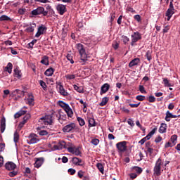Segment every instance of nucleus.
<instances>
[{"label": "nucleus", "mask_w": 180, "mask_h": 180, "mask_svg": "<svg viewBox=\"0 0 180 180\" xmlns=\"http://www.w3.org/2000/svg\"><path fill=\"white\" fill-rule=\"evenodd\" d=\"M77 49L79 51V53L80 54L79 63L82 64V65H85V63L86 61H88V55H86L85 48L82 44H77Z\"/></svg>", "instance_id": "nucleus-1"}, {"label": "nucleus", "mask_w": 180, "mask_h": 180, "mask_svg": "<svg viewBox=\"0 0 180 180\" xmlns=\"http://www.w3.org/2000/svg\"><path fill=\"white\" fill-rule=\"evenodd\" d=\"M63 133H79V128L74 122L68 124L63 128Z\"/></svg>", "instance_id": "nucleus-2"}, {"label": "nucleus", "mask_w": 180, "mask_h": 180, "mask_svg": "<svg viewBox=\"0 0 180 180\" xmlns=\"http://www.w3.org/2000/svg\"><path fill=\"white\" fill-rule=\"evenodd\" d=\"M162 160H161L160 158H158L153 168V174L156 176H160V175H161V166L162 165Z\"/></svg>", "instance_id": "nucleus-3"}, {"label": "nucleus", "mask_w": 180, "mask_h": 180, "mask_svg": "<svg viewBox=\"0 0 180 180\" xmlns=\"http://www.w3.org/2000/svg\"><path fill=\"white\" fill-rule=\"evenodd\" d=\"M41 124H44L45 126H51L53 124V115H46L45 117H41L39 120Z\"/></svg>", "instance_id": "nucleus-4"}, {"label": "nucleus", "mask_w": 180, "mask_h": 180, "mask_svg": "<svg viewBox=\"0 0 180 180\" xmlns=\"http://www.w3.org/2000/svg\"><path fill=\"white\" fill-rule=\"evenodd\" d=\"M116 147L120 154L125 153V151H127V141L118 142L116 143Z\"/></svg>", "instance_id": "nucleus-5"}, {"label": "nucleus", "mask_w": 180, "mask_h": 180, "mask_svg": "<svg viewBox=\"0 0 180 180\" xmlns=\"http://www.w3.org/2000/svg\"><path fill=\"white\" fill-rule=\"evenodd\" d=\"M31 13L33 15V16H37V15H43V16H47L49 12L44 11V8L42 6H39L37 9L32 11Z\"/></svg>", "instance_id": "nucleus-6"}, {"label": "nucleus", "mask_w": 180, "mask_h": 180, "mask_svg": "<svg viewBox=\"0 0 180 180\" xmlns=\"http://www.w3.org/2000/svg\"><path fill=\"white\" fill-rule=\"evenodd\" d=\"M57 88H58V92L60 94V95H63V96H68V92L65 91L64 89V86H63V84L61 82L56 83Z\"/></svg>", "instance_id": "nucleus-7"}, {"label": "nucleus", "mask_w": 180, "mask_h": 180, "mask_svg": "<svg viewBox=\"0 0 180 180\" xmlns=\"http://www.w3.org/2000/svg\"><path fill=\"white\" fill-rule=\"evenodd\" d=\"M46 32H47V28L46 27V26L41 25L38 27V30L35 34V37H40V36H41V34H44Z\"/></svg>", "instance_id": "nucleus-8"}, {"label": "nucleus", "mask_w": 180, "mask_h": 180, "mask_svg": "<svg viewBox=\"0 0 180 180\" xmlns=\"http://www.w3.org/2000/svg\"><path fill=\"white\" fill-rule=\"evenodd\" d=\"M56 117L60 124H63L65 120H67V115L63 113L62 112H59L56 114Z\"/></svg>", "instance_id": "nucleus-9"}, {"label": "nucleus", "mask_w": 180, "mask_h": 180, "mask_svg": "<svg viewBox=\"0 0 180 180\" xmlns=\"http://www.w3.org/2000/svg\"><path fill=\"white\" fill-rule=\"evenodd\" d=\"M4 167L7 171H15L17 166L16 164L13 163V162H7Z\"/></svg>", "instance_id": "nucleus-10"}, {"label": "nucleus", "mask_w": 180, "mask_h": 180, "mask_svg": "<svg viewBox=\"0 0 180 180\" xmlns=\"http://www.w3.org/2000/svg\"><path fill=\"white\" fill-rule=\"evenodd\" d=\"M56 10L58 11V13L60 15H63L64 13H65V12H67V8L63 4H58L56 6Z\"/></svg>", "instance_id": "nucleus-11"}, {"label": "nucleus", "mask_w": 180, "mask_h": 180, "mask_svg": "<svg viewBox=\"0 0 180 180\" xmlns=\"http://www.w3.org/2000/svg\"><path fill=\"white\" fill-rule=\"evenodd\" d=\"M133 42H138L139 40H141V34L139 32H134L133 34L131 36Z\"/></svg>", "instance_id": "nucleus-12"}, {"label": "nucleus", "mask_w": 180, "mask_h": 180, "mask_svg": "<svg viewBox=\"0 0 180 180\" xmlns=\"http://www.w3.org/2000/svg\"><path fill=\"white\" fill-rule=\"evenodd\" d=\"M30 144H36V143H39V139H37V136L36 134H32L29 136Z\"/></svg>", "instance_id": "nucleus-13"}, {"label": "nucleus", "mask_w": 180, "mask_h": 180, "mask_svg": "<svg viewBox=\"0 0 180 180\" xmlns=\"http://www.w3.org/2000/svg\"><path fill=\"white\" fill-rule=\"evenodd\" d=\"M43 162H44V158H37L35 163H34L35 168H40V167H41V165H43Z\"/></svg>", "instance_id": "nucleus-14"}, {"label": "nucleus", "mask_w": 180, "mask_h": 180, "mask_svg": "<svg viewBox=\"0 0 180 180\" xmlns=\"http://www.w3.org/2000/svg\"><path fill=\"white\" fill-rule=\"evenodd\" d=\"M14 77L15 78H18V79H20V78H22V71L20 70H19L18 66H16L14 68Z\"/></svg>", "instance_id": "nucleus-15"}, {"label": "nucleus", "mask_w": 180, "mask_h": 180, "mask_svg": "<svg viewBox=\"0 0 180 180\" xmlns=\"http://www.w3.org/2000/svg\"><path fill=\"white\" fill-rule=\"evenodd\" d=\"M110 88V85H109V84L108 83L104 84L101 89V91H100L101 95H103V94H106V92L109 91Z\"/></svg>", "instance_id": "nucleus-16"}, {"label": "nucleus", "mask_w": 180, "mask_h": 180, "mask_svg": "<svg viewBox=\"0 0 180 180\" xmlns=\"http://www.w3.org/2000/svg\"><path fill=\"white\" fill-rule=\"evenodd\" d=\"M6 129V120L5 119V117H3L1 120V127H0L1 133H4Z\"/></svg>", "instance_id": "nucleus-17"}, {"label": "nucleus", "mask_w": 180, "mask_h": 180, "mask_svg": "<svg viewBox=\"0 0 180 180\" xmlns=\"http://www.w3.org/2000/svg\"><path fill=\"white\" fill-rule=\"evenodd\" d=\"M131 172H136L137 175H140L141 172H143V168L139 167V166H133L131 167Z\"/></svg>", "instance_id": "nucleus-18"}, {"label": "nucleus", "mask_w": 180, "mask_h": 180, "mask_svg": "<svg viewBox=\"0 0 180 180\" xmlns=\"http://www.w3.org/2000/svg\"><path fill=\"white\" fill-rule=\"evenodd\" d=\"M72 162L74 165H78L79 167H82V165H84L83 164H81L82 162V159L78 158L77 157L73 158L72 159Z\"/></svg>", "instance_id": "nucleus-19"}, {"label": "nucleus", "mask_w": 180, "mask_h": 180, "mask_svg": "<svg viewBox=\"0 0 180 180\" xmlns=\"http://www.w3.org/2000/svg\"><path fill=\"white\" fill-rule=\"evenodd\" d=\"M27 102L30 106H34V96H33V94H30L28 95Z\"/></svg>", "instance_id": "nucleus-20"}, {"label": "nucleus", "mask_w": 180, "mask_h": 180, "mask_svg": "<svg viewBox=\"0 0 180 180\" xmlns=\"http://www.w3.org/2000/svg\"><path fill=\"white\" fill-rule=\"evenodd\" d=\"M89 127H95L96 126V122L94 117H87Z\"/></svg>", "instance_id": "nucleus-21"}, {"label": "nucleus", "mask_w": 180, "mask_h": 180, "mask_svg": "<svg viewBox=\"0 0 180 180\" xmlns=\"http://www.w3.org/2000/svg\"><path fill=\"white\" fill-rule=\"evenodd\" d=\"M167 124L161 123L159 129V133H160L161 134L164 133H167Z\"/></svg>", "instance_id": "nucleus-22"}, {"label": "nucleus", "mask_w": 180, "mask_h": 180, "mask_svg": "<svg viewBox=\"0 0 180 180\" xmlns=\"http://www.w3.org/2000/svg\"><path fill=\"white\" fill-rule=\"evenodd\" d=\"M174 13H175L174 10H171V9H167V11H166V14L165 16L167 17V20L169 21L171 20V18H172V15H174Z\"/></svg>", "instance_id": "nucleus-23"}, {"label": "nucleus", "mask_w": 180, "mask_h": 180, "mask_svg": "<svg viewBox=\"0 0 180 180\" xmlns=\"http://www.w3.org/2000/svg\"><path fill=\"white\" fill-rule=\"evenodd\" d=\"M157 131V127H155L144 139H146V141L150 140L154 134H155V132Z\"/></svg>", "instance_id": "nucleus-24"}, {"label": "nucleus", "mask_w": 180, "mask_h": 180, "mask_svg": "<svg viewBox=\"0 0 180 180\" xmlns=\"http://www.w3.org/2000/svg\"><path fill=\"white\" fill-rule=\"evenodd\" d=\"M26 113H27V111L21 110L14 115V117L15 119H19L20 116H23V115H26Z\"/></svg>", "instance_id": "nucleus-25"}, {"label": "nucleus", "mask_w": 180, "mask_h": 180, "mask_svg": "<svg viewBox=\"0 0 180 180\" xmlns=\"http://www.w3.org/2000/svg\"><path fill=\"white\" fill-rule=\"evenodd\" d=\"M139 63H140V58H136L129 63V67H134V65H137Z\"/></svg>", "instance_id": "nucleus-26"}, {"label": "nucleus", "mask_w": 180, "mask_h": 180, "mask_svg": "<svg viewBox=\"0 0 180 180\" xmlns=\"http://www.w3.org/2000/svg\"><path fill=\"white\" fill-rule=\"evenodd\" d=\"M44 74L46 77H51V75L54 74V69H53V68H50L45 71Z\"/></svg>", "instance_id": "nucleus-27"}, {"label": "nucleus", "mask_w": 180, "mask_h": 180, "mask_svg": "<svg viewBox=\"0 0 180 180\" xmlns=\"http://www.w3.org/2000/svg\"><path fill=\"white\" fill-rule=\"evenodd\" d=\"M12 68H13V65H12V63H8L5 68V71L8 72V74H12Z\"/></svg>", "instance_id": "nucleus-28"}, {"label": "nucleus", "mask_w": 180, "mask_h": 180, "mask_svg": "<svg viewBox=\"0 0 180 180\" xmlns=\"http://www.w3.org/2000/svg\"><path fill=\"white\" fill-rule=\"evenodd\" d=\"M74 90L77 91V92H79V94H84V87L82 86H78L77 84L73 85Z\"/></svg>", "instance_id": "nucleus-29"}, {"label": "nucleus", "mask_w": 180, "mask_h": 180, "mask_svg": "<svg viewBox=\"0 0 180 180\" xmlns=\"http://www.w3.org/2000/svg\"><path fill=\"white\" fill-rule=\"evenodd\" d=\"M41 64H44V65H49V56H44L41 60Z\"/></svg>", "instance_id": "nucleus-30"}, {"label": "nucleus", "mask_w": 180, "mask_h": 180, "mask_svg": "<svg viewBox=\"0 0 180 180\" xmlns=\"http://www.w3.org/2000/svg\"><path fill=\"white\" fill-rule=\"evenodd\" d=\"M67 113L68 117H72L74 116V112H72V109L69 106L66 110H65Z\"/></svg>", "instance_id": "nucleus-31"}, {"label": "nucleus", "mask_w": 180, "mask_h": 180, "mask_svg": "<svg viewBox=\"0 0 180 180\" xmlns=\"http://www.w3.org/2000/svg\"><path fill=\"white\" fill-rule=\"evenodd\" d=\"M176 140H178V136H176V134H174L171 136L169 141H171V143L176 146Z\"/></svg>", "instance_id": "nucleus-32"}, {"label": "nucleus", "mask_w": 180, "mask_h": 180, "mask_svg": "<svg viewBox=\"0 0 180 180\" xmlns=\"http://www.w3.org/2000/svg\"><path fill=\"white\" fill-rule=\"evenodd\" d=\"M4 21L12 22V19L8 17V15H3L0 17V22H4Z\"/></svg>", "instance_id": "nucleus-33"}, {"label": "nucleus", "mask_w": 180, "mask_h": 180, "mask_svg": "<svg viewBox=\"0 0 180 180\" xmlns=\"http://www.w3.org/2000/svg\"><path fill=\"white\" fill-rule=\"evenodd\" d=\"M171 119H172V113H171L169 111H167L165 120L166 122H171Z\"/></svg>", "instance_id": "nucleus-34"}, {"label": "nucleus", "mask_w": 180, "mask_h": 180, "mask_svg": "<svg viewBox=\"0 0 180 180\" xmlns=\"http://www.w3.org/2000/svg\"><path fill=\"white\" fill-rule=\"evenodd\" d=\"M109 102V98L104 97L102 99V101L100 103V106H105Z\"/></svg>", "instance_id": "nucleus-35"}, {"label": "nucleus", "mask_w": 180, "mask_h": 180, "mask_svg": "<svg viewBox=\"0 0 180 180\" xmlns=\"http://www.w3.org/2000/svg\"><path fill=\"white\" fill-rule=\"evenodd\" d=\"M152 52L151 51H147L145 57L147 58L148 61H151L153 60V57L151 56Z\"/></svg>", "instance_id": "nucleus-36"}, {"label": "nucleus", "mask_w": 180, "mask_h": 180, "mask_svg": "<svg viewBox=\"0 0 180 180\" xmlns=\"http://www.w3.org/2000/svg\"><path fill=\"white\" fill-rule=\"evenodd\" d=\"M59 106H60V108H63L64 110L70 107V105L64 103V101H59Z\"/></svg>", "instance_id": "nucleus-37"}, {"label": "nucleus", "mask_w": 180, "mask_h": 180, "mask_svg": "<svg viewBox=\"0 0 180 180\" xmlns=\"http://www.w3.org/2000/svg\"><path fill=\"white\" fill-rule=\"evenodd\" d=\"M96 167H97L98 171H100V172H101V174H103V172L105 171L103 165L102 163H97Z\"/></svg>", "instance_id": "nucleus-38"}, {"label": "nucleus", "mask_w": 180, "mask_h": 180, "mask_svg": "<svg viewBox=\"0 0 180 180\" xmlns=\"http://www.w3.org/2000/svg\"><path fill=\"white\" fill-rule=\"evenodd\" d=\"M77 120L79 122V126H85V120H84L81 117H77Z\"/></svg>", "instance_id": "nucleus-39"}, {"label": "nucleus", "mask_w": 180, "mask_h": 180, "mask_svg": "<svg viewBox=\"0 0 180 180\" xmlns=\"http://www.w3.org/2000/svg\"><path fill=\"white\" fill-rule=\"evenodd\" d=\"M163 84L167 87L172 86V84L169 83V80L167 78H163Z\"/></svg>", "instance_id": "nucleus-40"}, {"label": "nucleus", "mask_w": 180, "mask_h": 180, "mask_svg": "<svg viewBox=\"0 0 180 180\" xmlns=\"http://www.w3.org/2000/svg\"><path fill=\"white\" fill-rule=\"evenodd\" d=\"M56 150H60V148H65V142L62 141L59 143V146H55Z\"/></svg>", "instance_id": "nucleus-41"}, {"label": "nucleus", "mask_w": 180, "mask_h": 180, "mask_svg": "<svg viewBox=\"0 0 180 180\" xmlns=\"http://www.w3.org/2000/svg\"><path fill=\"white\" fill-rule=\"evenodd\" d=\"M39 84L43 88L44 91H46V89H47V85H46V82H44V81L40 80Z\"/></svg>", "instance_id": "nucleus-42"}, {"label": "nucleus", "mask_w": 180, "mask_h": 180, "mask_svg": "<svg viewBox=\"0 0 180 180\" xmlns=\"http://www.w3.org/2000/svg\"><path fill=\"white\" fill-rule=\"evenodd\" d=\"M122 37L124 44H127V43L130 41V39H129V37H127V36L123 35Z\"/></svg>", "instance_id": "nucleus-43"}, {"label": "nucleus", "mask_w": 180, "mask_h": 180, "mask_svg": "<svg viewBox=\"0 0 180 180\" xmlns=\"http://www.w3.org/2000/svg\"><path fill=\"white\" fill-rule=\"evenodd\" d=\"M12 172H10L8 173L9 176H11V178H13V176H16V175H18V172L15 171V170H10Z\"/></svg>", "instance_id": "nucleus-44"}, {"label": "nucleus", "mask_w": 180, "mask_h": 180, "mask_svg": "<svg viewBox=\"0 0 180 180\" xmlns=\"http://www.w3.org/2000/svg\"><path fill=\"white\" fill-rule=\"evenodd\" d=\"M134 19L138 22V23L141 22V16L140 15L137 14L134 16Z\"/></svg>", "instance_id": "nucleus-45"}, {"label": "nucleus", "mask_w": 180, "mask_h": 180, "mask_svg": "<svg viewBox=\"0 0 180 180\" xmlns=\"http://www.w3.org/2000/svg\"><path fill=\"white\" fill-rule=\"evenodd\" d=\"M75 155H81V150H79V148H75V150L73 152Z\"/></svg>", "instance_id": "nucleus-46"}, {"label": "nucleus", "mask_w": 180, "mask_h": 180, "mask_svg": "<svg viewBox=\"0 0 180 180\" xmlns=\"http://www.w3.org/2000/svg\"><path fill=\"white\" fill-rule=\"evenodd\" d=\"M139 91H141V94H147V91H146V89L144 88V86L139 85Z\"/></svg>", "instance_id": "nucleus-47"}, {"label": "nucleus", "mask_w": 180, "mask_h": 180, "mask_svg": "<svg viewBox=\"0 0 180 180\" xmlns=\"http://www.w3.org/2000/svg\"><path fill=\"white\" fill-rule=\"evenodd\" d=\"M19 141V134L17 131L14 133V143H18Z\"/></svg>", "instance_id": "nucleus-48"}, {"label": "nucleus", "mask_w": 180, "mask_h": 180, "mask_svg": "<svg viewBox=\"0 0 180 180\" xmlns=\"http://www.w3.org/2000/svg\"><path fill=\"white\" fill-rule=\"evenodd\" d=\"M67 60L70 61V64H74V59H72V56H71V54L68 53L67 55Z\"/></svg>", "instance_id": "nucleus-49"}, {"label": "nucleus", "mask_w": 180, "mask_h": 180, "mask_svg": "<svg viewBox=\"0 0 180 180\" xmlns=\"http://www.w3.org/2000/svg\"><path fill=\"white\" fill-rule=\"evenodd\" d=\"M91 144L94 146H98L99 144V139H94L91 141Z\"/></svg>", "instance_id": "nucleus-50"}, {"label": "nucleus", "mask_w": 180, "mask_h": 180, "mask_svg": "<svg viewBox=\"0 0 180 180\" xmlns=\"http://www.w3.org/2000/svg\"><path fill=\"white\" fill-rule=\"evenodd\" d=\"M15 93H17V94H18L19 95H21V96H25V91H20V90H19V89H15V91H14V94Z\"/></svg>", "instance_id": "nucleus-51"}, {"label": "nucleus", "mask_w": 180, "mask_h": 180, "mask_svg": "<svg viewBox=\"0 0 180 180\" xmlns=\"http://www.w3.org/2000/svg\"><path fill=\"white\" fill-rule=\"evenodd\" d=\"M175 146L174 144L172 143L171 141H169V142L166 143L165 144V148H168L169 147H174Z\"/></svg>", "instance_id": "nucleus-52"}, {"label": "nucleus", "mask_w": 180, "mask_h": 180, "mask_svg": "<svg viewBox=\"0 0 180 180\" xmlns=\"http://www.w3.org/2000/svg\"><path fill=\"white\" fill-rule=\"evenodd\" d=\"M148 101L150 103H154V102H155V97H154V96H150Z\"/></svg>", "instance_id": "nucleus-53"}, {"label": "nucleus", "mask_w": 180, "mask_h": 180, "mask_svg": "<svg viewBox=\"0 0 180 180\" xmlns=\"http://www.w3.org/2000/svg\"><path fill=\"white\" fill-rule=\"evenodd\" d=\"M65 77L66 79H75V75H66Z\"/></svg>", "instance_id": "nucleus-54"}, {"label": "nucleus", "mask_w": 180, "mask_h": 180, "mask_svg": "<svg viewBox=\"0 0 180 180\" xmlns=\"http://www.w3.org/2000/svg\"><path fill=\"white\" fill-rule=\"evenodd\" d=\"M136 99L137 101H144L146 99V96H145L139 95V96H136Z\"/></svg>", "instance_id": "nucleus-55"}, {"label": "nucleus", "mask_w": 180, "mask_h": 180, "mask_svg": "<svg viewBox=\"0 0 180 180\" xmlns=\"http://www.w3.org/2000/svg\"><path fill=\"white\" fill-rule=\"evenodd\" d=\"M31 116L30 114H26L25 116L23 117V122H25V123H27V120L30 119Z\"/></svg>", "instance_id": "nucleus-56"}, {"label": "nucleus", "mask_w": 180, "mask_h": 180, "mask_svg": "<svg viewBox=\"0 0 180 180\" xmlns=\"http://www.w3.org/2000/svg\"><path fill=\"white\" fill-rule=\"evenodd\" d=\"M39 136H47V134H49V132H47V131L46 130H41L39 131Z\"/></svg>", "instance_id": "nucleus-57"}, {"label": "nucleus", "mask_w": 180, "mask_h": 180, "mask_svg": "<svg viewBox=\"0 0 180 180\" xmlns=\"http://www.w3.org/2000/svg\"><path fill=\"white\" fill-rule=\"evenodd\" d=\"M136 126H138V127H140L141 128V130H142V131H144L146 130V128L143 127L141 124H140V121L137 120L136 122Z\"/></svg>", "instance_id": "nucleus-58"}, {"label": "nucleus", "mask_w": 180, "mask_h": 180, "mask_svg": "<svg viewBox=\"0 0 180 180\" xmlns=\"http://www.w3.org/2000/svg\"><path fill=\"white\" fill-rule=\"evenodd\" d=\"M115 18H116V14L115 13H111L110 22H113L115 20Z\"/></svg>", "instance_id": "nucleus-59"}, {"label": "nucleus", "mask_w": 180, "mask_h": 180, "mask_svg": "<svg viewBox=\"0 0 180 180\" xmlns=\"http://www.w3.org/2000/svg\"><path fill=\"white\" fill-rule=\"evenodd\" d=\"M68 172H69L70 175H74L77 171L75 169L70 168L68 170Z\"/></svg>", "instance_id": "nucleus-60"}, {"label": "nucleus", "mask_w": 180, "mask_h": 180, "mask_svg": "<svg viewBox=\"0 0 180 180\" xmlns=\"http://www.w3.org/2000/svg\"><path fill=\"white\" fill-rule=\"evenodd\" d=\"M161 141H162V137H161V136H158L155 139V142L156 143H161Z\"/></svg>", "instance_id": "nucleus-61"}, {"label": "nucleus", "mask_w": 180, "mask_h": 180, "mask_svg": "<svg viewBox=\"0 0 180 180\" xmlns=\"http://www.w3.org/2000/svg\"><path fill=\"white\" fill-rule=\"evenodd\" d=\"M25 124H26V122L25 121L20 122L18 124V129L21 130V129L23 127V126H25Z\"/></svg>", "instance_id": "nucleus-62"}, {"label": "nucleus", "mask_w": 180, "mask_h": 180, "mask_svg": "<svg viewBox=\"0 0 180 180\" xmlns=\"http://www.w3.org/2000/svg\"><path fill=\"white\" fill-rule=\"evenodd\" d=\"M127 123H128V124H129V126H131V127H134V122L133 120H131V119H128Z\"/></svg>", "instance_id": "nucleus-63"}, {"label": "nucleus", "mask_w": 180, "mask_h": 180, "mask_svg": "<svg viewBox=\"0 0 180 180\" xmlns=\"http://www.w3.org/2000/svg\"><path fill=\"white\" fill-rule=\"evenodd\" d=\"M5 150V143H0V153Z\"/></svg>", "instance_id": "nucleus-64"}]
</instances>
